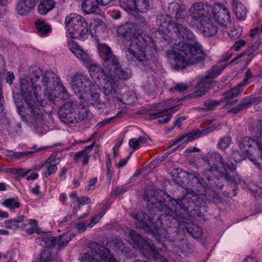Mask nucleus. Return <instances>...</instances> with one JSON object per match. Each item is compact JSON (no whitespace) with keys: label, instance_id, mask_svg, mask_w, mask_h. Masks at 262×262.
Segmentation results:
<instances>
[{"label":"nucleus","instance_id":"2f4dec72","mask_svg":"<svg viewBox=\"0 0 262 262\" xmlns=\"http://www.w3.org/2000/svg\"><path fill=\"white\" fill-rule=\"evenodd\" d=\"M91 114L83 105L78 102V105L76 108V118L75 123L89 120Z\"/></svg>","mask_w":262,"mask_h":262},{"label":"nucleus","instance_id":"f704fd0d","mask_svg":"<svg viewBox=\"0 0 262 262\" xmlns=\"http://www.w3.org/2000/svg\"><path fill=\"white\" fill-rule=\"evenodd\" d=\"M54 7L53 0H44L38 7V12L41 15H45Z\"/></svg>","mask_w":262,"mask_h":262},{"label":"nucleus","instance_id":"9d476101","mask_svg":"<svg viewBox=\"0 0 262 262\" xmlns=\"http://www.w3.org/2000/svg\"><path fill=\"white\" fill-rule=\"evenodd\" d=\"M239 148L243 156L248 158L253 156L254 151L261 150L262 148V124L255 135V138L244 137L238 143Z\"/></svg>","mask_w":262,"mask_h":262},{"label":"nucleus","instance_id":"052dcab7","mask_svg":"<svg viewBox=\"0 0 262 262\" xmlns=\"http://www.w3.org/2000/svg\"><path fill=\"white\" fill-rule=\"evenodd\" d=\"M103 215V214L102 213H99L97 215L93 217L91 219V222L88 224L89 227H93L98 222Z\"/></svg>","mask_w":262,"mask_h":262},{"label":"nucleus","instance_id":"0e129e2a","mask_svg":"<svg viewBox=\"0 0 262 262\" xmlns=\"http://www.w3.org/2000/svg\"><path fill=\"white\" fill-rule=\"evenodd\" d=\"M186 230L188 233H189L191 235H192L194 237H197L198 236L202 235L201 231H197V232L195 233L194 232L193 229L191 227L186 228Z\"/></svg>","mask_w":262,"mask_h":262},{"label":"nucleus","instance_id":"a18cd8bd","mask_svg":"<svg viewBox=\"0 0 262 262\" xmlns=\"http://www.w3.org/2000/svg\"><path fill=\"white\" fill-rule=\"evenodd\" d=\"M117 83H104L103 87V93L105 95H108L112 94H116L117 91Z\"/></svg>","mask_w":262,"mask_h":262},{"label":"nucleus","instance_id":"a878e982","mask_svg":"<svg viewBox=\"0 0 262 262\" xmlns=\"http://www.w3.org/2000/svg\"><path fill=\"white\" fill-rule=\"evenodd\" d=\"M96 0H84L81 4V10L86 14H97L100 12Z\"/></svg>","mask_w":262,"mask_h":262},{"label":"nucleus","instance_id":"680f3d73","mask_svg":"<svg viewBox=\"0 0 262 262\" xmlns=\"http://www.w3.org/2000/svg\"><path fill=\"white\" fill-rule=\"evenodd\" d=\"M127 191V189L125 186H122L120 187H118L115 190H112V194L116 195H121Z\"/></svg>","mask_w":262,"mask_h":262},{"label":"nucleus","instance_id":"bf43d9fd","mask_svg":"<svg viewBox=\"0 0 262 262\" xmlns=\"http://www.w3.org/2000/svg\"><path fill=\"white\" fill-rule=\"evenodd\" d=\"M242 31V29L239 27L233 28L229 33V35L231 37L237 38L241 35Z\"/></svg>","mask_w":262,"mask_h":262},{"label":"nucleus","instance_id":"f03ea898","mask_svg":"<svg viewBox=\"0 0 262 262\" xmlns=\"http://www.w3.org/2000/svg\"><path fill=\"white\" fill-rule=\"evenodd\" d=\"M117 31L119 36L130 39L129 44L124 52L127 60L140 67L146 64L147 53L154 47L151 38L138 29V26L131 23L119 26Z\"/></svg>","mask_w":262,"mask_h":262},{"label":"nucleus","instance_id":"8fccbe9b","mask_svg":"<svg viewBox=\"0 0 262 262\" xmlns=\"http://www.w3.org/2000/svg\"><path fill=\"white\" fill-rule=\"evenodd\" d=\"M32 152H13L10 151L9 152V156L12 157V159H20L24 158L29 154H31Z\"/></svg>","mask_w":262,"mask_h":262},{"label":"nucleus","instance_id":"0eeeda50","mask_svg":"<svg viewBox=\"0 0 262 262\" xmlns=\"http://www.w3.org/2000/svg\"><path fill=\"white\" fill-rule=\"evenodd\" d=\"M89 250L80 256L81 262H117L110 251L96 243L90 244Z\"/></svg>","mask_w":262,"mask_h":262},{"label":"nucleus","instance_id":"6ab92c4d","mask_svg":"<svg viewBox=\"0 0 262 262\" xmlns=\"http://www.w3.org/2000/svg\"><path fill=\"white\" fill-rule=\"evenodd\" d=\"M24 216H20L17 219L8 220L5 222V227L7 228L15 230L18 228H25L27 226L29 225L30 227L26 229V232L28 234L33 233V219H30L23 222Z\"/></svg>","mask_w":262,"mask_h":262},{"label":"nucleus","instance_id":"5701e85b","mask_svg":"<svg viewBox=\"0 0 262 262\" xmlns=\"http://www.w3.org/2000/svg\"><path fill=\"white\" fill-rule=\"evenodd\" d=\"M40 77L42 82H58L60 80L59 76L51 71H47L43 76L41 69L37 67L34 70V80H39Z\"/></svg>","mask_w":262,"mask_h":262},{"label":"nucleus","instance_id":"4c0bfd02","mask_svg":"<svg viewBox=\"0 0 262 262\" xmlns=\"http://www.w3.org/2000/svg\"><path fill=\"white\" fill-rule=\"evenodd\" d=\"M135 11L144 13L149 9V0H134Z\"/></svg>","mask_w":262,"mask_h":262},{"label":"nucleus","instance_id":"f257e3e1","mask_svg":"<svg viewBox=\"0 0 262 262\" xmlns=\"http://www.w3.org/2000/svg\"><path fill=\"white\" fill-rule=\"evenodd\" d=\"M156 23L159 32L168 34L173 28L178 38L183 40L175 43L172 52L167 54L171 64L178 69H183L188 64H195L205 59V54L202 46L193 32L185 25L173 24L168 15L158 16Z\"/></svg>","mask_w":262,"mask_h":262},{"label":"nucleus","instance_id":"de8ad7c7","mask_svg":"<svg viewBox=\"0 0 262 262\" xmlns=\"http://www.w3.org/2000/svg\"><path fill=\"white\" fill-rule=\"evenodd\" d=\"M220 125V123L216 119L211 120L209 124V126L206 129L202 130L201 131V134L206 135L208 133L212 132Z\"/></svg>","mask_w":262,"mask_h":262},{"label":"nucleus","instance_id":"c85d7f7f","mask_svg":"<svg viewBox=\"0 0 262 262\" xmlns=\"http://www.w3.org/2000/svg\"><path fill=\"white\" fill-rule=\"evenodd\" d=\"M6 62L3 56L0 54V82L6 78V82H13L15 76L12 72L6 73Z\"/></svg>","mask_w":262,"mask_h":262},{"label":"nucleus","instance_id":"39448f33","mask_svg":"<svg viewBox=\"0 0 262 262\" xmlns=\"http://www.w3.org/2000/svg\"><path fill=\"white\" fill-rule=\"evenodd\" d=\"M65 24L72 38L84 40L88 37V24L82 16L71 13L66 17Z\"/></svg>","mask_w":262,"mask_h":262},{"label":"nucleus","instance_id":"f3484780","mask_svg":"<svg viewBox=\"0 0 262 262\" xmlns=\"http://www.w3.org/2000/svg\"><path fill=\"white\" fill-rule=\"evenodd\" d=\"M78 101H70L63 104L59 111V116L62 121L66 123H74L76 118Z\"/></svg>","mask_w":262,"mask_h":262},{"label":"nucleus","instance_id":"4be33fe9","mask_svg":"<svg viewBox=\"0 0 262 262\" xmlns=\"http://www.w3.org/2000/svg\"><path fill=\"white\" fill-rule=\"evenodd\" d=\"M170 13L175 14L177 23H183L186 19L185 6L181 2H172L168 6Z\"/></svg>","mask_w":262,"mask_h":262},{"label":"nucleus","instance_id":"f8f14e48","mask_svg":"<svg viewBox=\"0 0 262 262\" xmlns=\"http://www.w3.org/2000/svg\"><path fill=\"white\" fill-rule=\"evenodd\" d=\"M83 83H75L73 89L77 96L84 100L89 105H97L99 104V96L97 93L93 92L90 90V86L95 85L93 83H89V85H83Z\"/></svg>","mask_w":262,"mask_h":262},{"label":"nucleus","instance_id":"72a5a7b5","mask_svg":"<svg viewBox=\"0 0 262 262\" xmlns=\"http://www.w3.org/2000/svg\"><path fill=\"white\" fill-rule=\"evenodd\" d=\"M103 65L108 70L109 74L114 71V70H117V68L119 66L118 59L113 54L104 59Z\"/></svg>","mask_w":262,"mask_h":262},{"label":"nucleus","instance_id":"aec40b11","mask_svg":"<svg viewBox=\"0 0 262 262\" xmlns=\"http://www.w3.org/2000/svg\"><path fill=\"white\" fill-rule=\"evenodd\" d=\"M203 179L194 174H190L188 176V183L192 186V188L188 189L192 191L193 194L201 196L204 199L206 194V188L203 184Z\"/></svg>","mask_w":262,"mask_h":262},{"label":"nucleus","instance_id":"c756f323","mask_svg":"<svg viewBox=\"0 0 262 262\" xmlns=\"http://www.w3.org/2000/svg\"><path fill=\"white\" fill-rule=\"evenodd\" d=\"M144 198L148 202V207L150 211L152 210L154 212H161L166 208V206H164L161 201L154 202V198H149L148 193H146V192L144 193Z\"/></svg>","mask_w":262,"mask_h":262},{"label":"nucleus","instance_id":"20e7f679","mask_svg":"<svg viewBox=\"0 0 262 262\" xmlns=\"http://www.w3.org/2000/svg\"><path fill=\"white\" fill-rule=\"evenodd\" d=\"M203 204V198L193 194L192 191H189L187 189L185 194L181 199L171 200L168 204L169 211L164 215L160 214V216H158L157 219L156 224L161 223L162 218L168 215L176 218L185 217L184 214L189 208H193L194 206H201Z\"/></svg>","mask_w":262,"mask_h":262},{"label":"nucleus","instance_id":"2eb2a0df","mask_svg":"<svg viewBox=\"0 0 262 262\" xmlns=\"http://www.w3.org/2000/svg\"><path fill=\"white\" fill-rule=\"evenodd\" d=\"M210 8L204 3L196 2L189 9V15L192 19L191 24L194 27L209 16Z\"/></svg>","mask_w":262,"mask_h":262},{"label":"nucleus","instance_id":"a211bd4d","mask_svg":"<svg viewBox=\"0 0 262 262\" xmlns=\"http://www.w3.org/2000/svg\"><path fill=\"white\" fill-rule=\"evenodd\" d=\"M214 18L220 24L226 26L230 23V15L227 8L222 4L215 3L212 7Z\"/></svg>","mask_w":262,"mask_h":262},{"label":"nucleus","instance_id":"7c9ffc66","mask_svg":"<svg viewBox=\"0 0 262 262\" xmlns=\"http://www.w3.org/2000/svg\"><path fill=\"white\" fill-rule=\"evenodd\" d=\"M52 247H45V249L39 254V260L40 262H50L55 259L57 262H61L60 259L56 255L55 256L52 254L51 249Z\"/></svg>","mask_w":262,"mask_h":262},{"label":"nucleus","instance_id":"e433bc0d","mask_svg":"<svg viewBox=\"0 0 262 262\" xmlns=\"http://www.w3.org/2000/svg\"><path fill=\"white\" fill-rule=\"evenodd\" d=\"M59 160L55 156H51L47 160L46 163L49 164L47 168V172L48 175H51L56 171L57 170V165L59 163Z\"/></svg>","mask_w":262,"mask_h":262},{"label":"nucleus","instance_id":"5fc2aeb1","mask_svg":"<svg viewBox=\"0 0 262 262\" xmlns=\"http://www.w3.org/2000/svg\"><path fill=\"white\" fill-rule=\"evenodd\" d=\"M34 96L35 97V99L36 101L35 102V100L34 99V106L35 105L44 106L46 104H47V101L42 99L41 97V96H38L35 92H34Z\"/></svg>","mask_w":262,"mask_h":262},{"label":"nucleus","instance_id":"6e6552de","mask_svg":"<svg viewBox=\"0 0 262 262\" xmlns=\"http://www.w3.org/2000/svg\"><path fill=\"white\" fill-rule=\"evenodd\" d=\"M131 216L135 219V223L137 228L143 229L146 232L152 233L155 236H159L161 239L167 237V231L163 227H158L154 223L153 219L143 212L137 214L133 213Z\"/></svg>","mask_w":262,"mask_h":262},{"label":"nucleus","instance_id":"774afa93","mask_svg":"<svg viewBox=\"0 0 262 262\" xmlns=\"http://www.w3.org/2000/svg\"><path fill=\"white\" fill-rule=\"evenodd\" d=\"M243 110L239 104H238L236 106H235V107H233L232 108H231V110H230L229 111V112L231 114H236Z\"/></svg>","mask_w":262,"mask_h":262},{"label":"nucleus","instance_id":"6e6d98bb","mask_svg":"<svg viewBox=\"0 0 262 262\" xmlns=\"http://www.w3.org/2000/svg\"><path fill=\"white\" fill-rule=\"evenodd\" d=\"M249 189L253 193H257L258 195L262 194V189L260 187L257 186L254 183L249 184Z\"/></svg>","mask_w":262,"mask_h":262},{"label":"nucleus","instance_id":"ea45409f","mask_svg":"<svg viewBox=\"0 0 262 262\" xmlns=\"http://www.w3.org/2000/svg\"><path fill=\"white\" fill-rule=\"evenodd\" d=\"M120 7L128 13L135 11L134 0H119Z\"/></svg>","mask_w":262,"mask_h":262},{"label":"nucleus","instance_id":"a19ab883","mask_svg":"<svg viewBox=\"0 0 262 262\" xmlns=\"http://www.w3.org/2000/svg\"><path fill=\"white\" fill-rule=\"evenodd\" d=\"M98 51L100 56L103 59H105L108 57V56L113 55L111 48L104 43L98 45Z\"/></svg>","mask_w":262,"mask_h":262},{"label":"nucleus","instance_id":"393cba45","mask_svg":"<svg viewBox=\"0 0 262 262\" xmlns=\"http://www.w3.org/2000/svg\"><path fill=\"white\" fill-rule=\"evenodd\" d=\"M95 144L94 142L91 145L86 146L84 148L77 152H76L73 157V160L75 163H78L81 160L84 165H86L89 163V160L90 158V153L91 152Z\"/></svg>","mask_w":262,"mask_h":262},{"label":"nucleus","instance_id":"7ed1b4c3","mask_svg":"<svg viewBox=\"0 0 262 262\" xmlns=\"http://www.w3.org/2000/svg\"><path fill=\"white\" fill-rule=\"evenodd\" d=\"M68 47L72 53L81 62L89 68L90 75L94 81H100V82L115 81L116 78L119 80H126L130 76L129 72L124 71L119 66L117 70H114L110 73L111 77L106 76L102 70L101 67L98 63H94L91 56L88 53L87 51L83 50L77 43L73 40L70 41L68 43Z\"/></svg>","mask_w":262,"mask_h":262},{"label":"nucleus","instance_id":"bb28decb","mask_svg":"<svg viewBox=\"0 0 262 262\" xmlns=\"http://www.w3.org/2000/svg\"><path fill=\"white\" fill-rule=\"evenodd\" d=\"M37 34L41 37H46L52 32L51 26L43 20L37 19L35 22Z\"/></svg>","mask_w":262,"mask_h":262},{"label":"nucleus","instance_id":"79ce46f5","mask_svg":"<svg viewBox=\"0 0 262 262\" xmlns=\"http://www.w3.org/2000/svg\"><path fill=\"white\" fill-rule=\"evenodd\" d=\"M260 98H261V97H246L244 98L239 104L244 110L249 107L251 104L254 102H258L260 103Z\"/></svg>","mask_w":262,"mask_h":262},{"label":"nucleus","instance_id":"4468645a","mask_svg":"<svg viewBox=\"0 0 262 262\" xmlns=\"http://www.w3.org/2000/svg\"><path fill=\"white\" fill-rule=\"evenodd\" d=\"M71 240L70 234L68 233L62 234L57 237L41 236L36 238L37 244L44 246L45 247L57 248L58 250L64 248Z\"/></svg>","mask_w":262,"mask_h":262},{"label":"nucleus","instance_id":"603ef678","mask_svg":"<svg viewBox=\"0 0 262 262\" xmlns=\"http://www.w3.org/2000/svg\"><path fill=\"white\" fill-rule=\"evenodd\" d=\"M188 86L185 83H178L174 88L170 89L171 92H182L187 90Z\"/></svg>","mask_w":262,"mask_h":262},{"label":"nucleus","instance_id":"1a4fd4ad","mask_svg":"<svg viewBox=\"0 0 262 262\" xmlns=\"http://www.w3.org/2000/svg\"><path fill=\"white\" fill-rule=\"evenodd\" d=\"M125 234L133 242L138 244L142 254L146 256L152 257L155 260H158L161 262L166 261V259L163 256L164 249L162 250L160 247L158 249H156L147 242L142 241L140 235L134 230L129 229Z\"/></svg>","mask_w":262,"mask_h":262},{"label":"nucleus","instance_id":"cd10ccee","mask_svg":"<svg viewBox=\"0 0 262 262\" xmlns=\"http://www.w3.org/2000/svg\"><path fill=\"white\" fill-rule=\"evenodd\" d=\"M33 9V0H19L16 10L19 15H26Z\"/></svg>","mask_w":262,"mask_h":262},{"label":"nucleus","instance_id":"412c9836","mask_svg":"<svg viewBox=\"0 0 262 262\" xmlns=\"http://www.w3.org/2000/svg\"><path fill=\"white\" fill-rule=\"evenodd\" d=\"M204 36L212 37L216 34L218 28L211 20L209 16L195 26Z\"/></svg>","mask_w":262,"mask_h":262},{"label":"nucleus","instance_id":"864d4df0","mask_svg":"<svg viewBox=\"0 0 262 262\" xmlns=\"http://www.w3.org/2000/svg\"><path fill=\"white\" fill-rule=\"evenodd\" d=\"M88 226H89L88 224L83 221H78L75 224V227L79 233L83 232L86 229Z\"/></svg>","mask_w":262,"mask_h":262},{"label":"nucleus","instance_id":"69168bd1","mask_svg":"<svg viewBox=\"0 0 262 262\" xmlns=\"http://www.w3.org/2000/svg\"><path fill=\"white\" fill-rule=\"evenodd\" d=\"M138 141L140 146L148 143L149 138L146 136H140L138 138Z\"/></svg>","mask_w":262,"mask_h":262},{"label":"nucleus","instance_id":"58836bf2","mask_svg":"<svg viewBox=\"0 0 262 262\" xmlns=\"http://www.w3.org/2000/svg\"><path fill=\"white\" fill-rule=\"evenodd\" d=\"M201 134V131L196 130L194 132H190L188 134L183 135L176 140L174 143L177 144L180 141H183L184 143L187 141H191L194 140L197 136Z\"/></svg>","mask_w":262,"mask_h":262},{"label":"nucleus","instance_id":"13d9d810","mask_svg":"<svg viewBox=\"0 0 262 262\" xmlns=\"http://www.w3.org/2000/svg\"><path fill=\"white\" fill-rule=\"evenodd\" d=\"M4 257L7 259L6 262H17V260L15 258V253L13 251H8Z\"/></svg>","mask_w":262,"mask_h":262},{"label":"nucleus","instance_id":"dca6fc26","mask_svg":"<svg viewBox=\"0 0 262 262\" xmlns=\"http://www.w3.org/2000/svg\"><path fill=\"white\" fill-rule=\"evenodd\" d=\"M44 96L48 100L54 101L55 99H67L69 94L61 83H47Z\"/></svg>","mask_w":262,"mask_h":262},{"label":"nucleus","instance_id":"4d7b16f0","mask_svg":"<svg viewBox=\"0 0 262 262\" xmlns=\"http://www.w3.org/2000/svg\"><path fill=\"white\" fill-rule=\"evenodd\" d=\"M128 144L129 147L135 150L138 149L140 147L138 139L136 138L130 139L129 141Z\"/></svg>","mask_w":262,"mask_h":262},{"label":"nucleus","instance_id":"423d86ee","mask_svg":"<svg viewBox=\"0 0 262 262\" xmlns=\"http://www.w3.org/2000/svg\"><path fill=\"white\" fill-rule=\"evenodd\" d=\"M201 159L209 166L204 171V175H206V178L208 181L210 180L211 176L208 174L214 171L220 172V165L225 170H229L231 172L235 171L236 168V165L232 161L230 163L224 162L221 155L216 151H210L204 154L202 156Z\"/></svg>","mask_w":262,"mask_h":262},{"label":"nucleus","instance_id":"338daca9","mask_svg":"<svg viewBox=\"0 0 262 262\" xmlns=\"http://www.w3.org/2000/svg\"><path fill=\"white\" fill-rule=\"evenodd\" d=\"M91 202L90 199L88 197H85L83 196L81 198H79V201L78 202V204H82V205H85V204H89Z\"/></svg>","mask_w":262,"mask_h":262},{"label":"nucleus","instance_id":"473e14b6","mask_svg":"<svg viewBox=\"0 0 262 262\" xmlns=\"http://www.w3.org/2000/svg\"><path fill=\"white\" fill-rule=\"evenodd\" d=\"M233 9L234 14L238 19H244L246 15V9L238 0H233Z\"/></svg>","mask_w":262,"mask_h":262},{"label":"nucleus","instance_id":"9b49d317","mask_svg":"<svg viewBox=\"0 0 262 262\" xmlns=\"http://www.w3.org/2000/svg\"><path fill=\"white\" fill-rule=\"evenodd\" d=\"M246 83H239L229 91L224 93V97L220 100H207L204 102V105L208 110H213L221 103H224L225 105L235 103L237 102L235 98L240 95L246 86Z\"/></svg>","mask_w":262,"mask_h":262},{"label":"nucleus","instance_id":"37998d69","mask_svg":"<svg viewBox=\"0 0 262 262\" xmlns=\"http://www.w3.org/2000/svg\"><path fill=\"white\" fill-rule=\"evenodd\" d=\"M221 176L224 178L226 181H229L231 183H234L235 185H237L241 182V179L238 174L235 176H230L225 170V172H223Z\"/></svg>","mask_w":262,"mask_h":262},{"label":"nucleus","instance_id":"c9c22d12","mask_svg":"<svg viewBox=\"0 0 262 262\" xmlns=\"http://www.w3.org/2000/svg\"><path fill=\"white\" fill-rule=\"evenodd\" d=\"M220 74V69L217 67H213L210 70L206 72L205 75L202 77L201 82H211Z\"/></svg>","mask_w":262,"mask_h":262},{"label":"nucleus","instance_id":"e2e57ef3","mask_svg":"<svg viewBox=\"0 0 262 262\" xmlns=\"http://www.w3.org/2000/svg\"><path fill=\"white\" fill-rule=\"evenodd\" d=\"M246 42L244 40L236 41L234 44V48L236 51H239L241 48L245 46Z\"/></svg>","mask_w":262,"mask_h":262},{"label":"nucleus","instance_id":"b1692460","mask_svg":"<svg viewBox=\"0 0 262 262\" xmlns=\"http://www.w3.org/2000/svg\"><path fill=\"white\" fill-rule=\"evenodd\" d=\"M173 107H170L162 111L150 114L149 116V119L150 120L159 119L158 120L159 124H166L172 117V114L169 111L173 109Z\"/></svg>","mask_w":262,"mask_h":262},{"label":"nucleus","instance_id":"49530a36","mask_svg":"<svg viewBox=\"0 0 262 262\" xmlns=\"http://www.w3.org/2000/svg\"><path fill=\"white\" fill-rule=\"evenodd\" d=\"M104 25L103 21L99 19H94L92 20L90 23V29L91 32L90 33L91 35L93 37L95 36V33H96V31L100 27H103Z\"/></svg>","mask_w":262,"mask_h":262},{"label":"nucleus","instance_id":"c03bdc74","mask_svg":"<svg viewBox=\"0 0 262 262\" xmlns=\"http://www.w3.org/2000/svg\"><path fill=\"white\" fill-rule=\"evenodd\" d=\"M2 204L9 208L10 210H14L20 207V203L14 198H9L3 202Z\"/></svg>","mask_w":262,"mask_h":262},{"label":"nucleus","instance_id":"ddd939ff","mask_svg":"<svg viewBox=\"0 0 262 262\" xmlns=\"http://www.w3.org/2000/svg\"><path fill=\"white\" fill-rule=\"evenodd\" d=\"M20 94L23 97L25 102L26 103L28 108L26 109L27 111H29L30 114L26 113L25 114L23 115V108L21 106H17V113L22 116V119L24 121L29 122L31 121L33 119L32 114L33 113V101H32V90L33 86H29V83H20Z\"/></svg>","mask_w":262,"mask_h":262},{"label":"nucleus","instance_id":"09e8293b","mask_svg":"<svg viewBox=\"0 0 262 262\" xmlns=\"http://www.w3.org/2000/svg\"><path fill=\"white\" fill-rule=\"evenodd\" d=\"M72 82H88L89 79L88 76L83 72H77L74 74L72 77Z\"/></svg>","mask_w":262,"mask_h":262},{"label":"nucleus","instance_id":"3c124183","mask_svg":"<svg viewBox=\"0 0 262 262\" xmlns=\"http://www.w3.org/2000/svg\"><path fill=\"white\" fill-rule=\"evenodd\" d=\"M231 143V138L229 137H225L222 138L217 144L219 148L222 150L227 148Z\"/></svg>","mask_w":262,"mask_h":262}]
</instances>
